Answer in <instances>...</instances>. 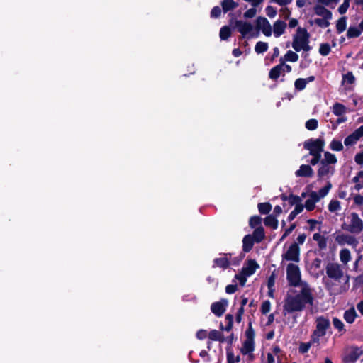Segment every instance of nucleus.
Wrapping results in <instances>:
<instances>
[{"label":"nucleus","instance_id":"1","mask_svg":"<svg viewBox=\"0 0 363 363\" xmlns=\"http://www.w3.org/2000/svg\"><path fill=\"white\" fill-rule=\"evenodd\" d=\"M313 301L311 289L307 284H301V290L297 294L289 295L284 300L283 314L286 316L287 314L301 312L307 306H312Z\"/></svg>","mask_w":363,"mask_h":363},{"label":"nucleus","instance_id":"2","mask_svg":"<svg viewBox=\"0 0 363 363\" xmlns=\"http://www.w3.org/2000/svg\"><path fill=\"white\" fill-rule=\"evenodd\" d=\"M310 34L307 30L302 27H298L296 33L293 35L292 48L296 51L301 50L308 52L311 50L309 45Z\"/></svg>","mask_w":363,"mask_h":363},{"label":"nucleus","instance_id":"3","mask_svg":"<svg viewBox=\"0 0 363 363\" xmlns=\"http://www.w3.org/2000/svg\"><path fill=\"white\" fill-rule=\"evenodd\" d=\"M259 268V265L254 259L247 260L242 268L241 272L236 274L235 279L238 280L241 286H244L247 281V277L252 276L257 269Z\"/></svg>","mask_w":363,"mask_h":363},{"label":"nucleus","instance_id":"4","mask_svg":"<svg viewBox=\"0 0 363 363\" xmlns=\"http://www.w3.org/2000/svg\"><path fill=\"white\" fill-rule=\"evenodd\" d=\"M315 329L312 333V342H320V337L326 334L327 330L330 325V320L323 316L318 317L315 320Z\"/></svg>","mask_w":363,"mask_h":363},{"label":"nucleus","instance_id":"5","mask_svg":"<svg viewBox=\"0 0 363 363\" xmlns=\"http://www.w3.org/2000/svg\"><path fill=\"white\" fill-rule=\"evenodd\" d=\"M286 262L298 264L300 262V248L298 243H292L281 255V265H285Z\"/></svg>","mask_w":363,"mask_h":363},{"label":"nucleus","instance_id":"6","mask_svg":"<svg viewBox=\"0 0 363 363\" xmlns=\"http://www.w3.org/2000/svg\"><path fill=\"white\" fill-rule=\"evenodd\" d=\"M349 223L343 224L342 228L352 233L359 234L363 230V220L357 213H352L349 216Z\"/></svg>","mask_w":363,"mask_h":363},{"label":"nucleus","instance_id":"7","mask_svg":"<svg viewBox=\"0 0 363 363\" xmlns=\"http://www.w3.org/2000/svg\"><path fill=\"white\" fill-rule=\"evenodd\" d=\"M235 26L238 31L245 38H257L259 36L258 30H257L254 26L249 22L237 21L235 22Z\"/></svg>","mask_w":363,"mask_h":363},{"label":"nucleus","instance_id":"8","mask_svg":"<svg viewBox=\"0 0 363 363\" xmlns=\"http://www.w3.org/2000/svg\"><path fill=\"white\" fill-rule=\"evenodd\" d=\"M286 277L290 284L298 286L301 281V272L297 264L289 263L286 264Z\"/></svg>","mask_w":363,"mask_h":363},{"label":"nucleus","instance_id":"9","mask_svg":"<svg viewBox=\"0 0 363 363\" xmlns=\"http://www.w3.org/2000/svg\"><path fill=\"white\" fill-rule=\"evenodd\" d=\"M324 145V140L321 138L311 139L304 143V147L310 151L311 155L320 154Z\"/></svg>","mask_w":363,"mask_h":363},{"label":"nucleus","instance_id":"10","mask_svg":"<svg viewBox=\"0 0 363 363\" xmlns=\"http://www.w3.org/2000/svg\"><path fill=\"white\" fill-rule=\"evenodd\" d=\"M255 29L262 33L265 36H271L272 33V27L269 21L264 17H258L256 20V28Z\"/></svg>","mask_w":363,"mask_h":363},{"label":"nucleus","instance_id":"11","mask_svg":"<svg viewBox=\"0 0 363 363\" xmlns=\"http://www.w3.org/2000/svg\"><path fill=\"white\" fill-rule=\"evenodd\" d=\"M335 240L340 245H347L353 247H356L358 244V241L354 236L345 233L337 234Z\"/></svg>","mask_w":363,"mask_h":363},{"label":"nucleus","instance_id":"12","mask_svg":"<svg viewBox=\"0 0 363 363\" xmlns=\"http://www.w3.org/2000/svg\"><path fill=\"white\" fill-rule=\"evenodd\" d=\"M255 350V344L253 338L250 335H247V339L244 341L241 348V353L247 357V359L252 360L254 357L253 351Z\"/></svg>","mask_w":363,"mask_h":363},{"label":"nucleus","instance_id":"13","mask_svg":"<svg viewBox=\"0 0 363 363\" xmlns=\"http://www.w3.org/2000/svg\"><path fill=\"white\" fill-rule=\"evenodd\" d=\"M328 276L336 281L340 280L343 277V271L338 264H330L326 268Z\"/></svg>","mask_w":363,"mask_h":363},{"label":"nucleus","instance_id":"14","mask_svg":"<svg viewBox=\"0 0 363 363\" xmlns=\"http://www.w3.org/2000/svg\"><path fill=\"white\" fill-rule=\"evenodd\" d=\"M231 254H220L219 257L215 258L213 262V267H219L223 269H227L230 266V258Z\"/></svg>","mask_w":363,"mask_h":363},{"label":"nucleus","instance_id":"15","mask_svg":"<svg viewBox=\"0 0 363 363\" xmlns=\"http://www.w3.org/2000/svg\"><path fill=\"white\" fill-rule=\"evenodd\" d=\"M363 354V350L359 347H352L348 353L344 357V361L347 363H354L360 358Z\"/></svg>","mask_w":363,"mask_h":363},{"label":"nucleus","instance_id":"16","mask_svg":"<svg viewBox=\"0 0 363 363\" xmlns=\"http://www.w3.org/2000/svg\"><path fill=\"white\" fill-rule=\"evenodd\" d=\"M335 173V168L328 164L321 163L318 170V177L320 179H328L332 177Z\"/></svg>","mask_w":363,"mask_h":363},{"label":"nucleus","instance_id":"17","mask_svg":"<svg viewBox=\"0 0 363 363\" xmlns=\"http://www.w3.org/2000/svg\"><path fill=\"white\" fill-rule=\"evenodd\" d=\"M362 137H363V125L360 126L354 132L347 136L344 141L346 146H350L355 144Z\"/></svg>","mask_w":363,"mask_h":363},{"label":"nucleus","instance_id":"18","mask_svg":"<svg viewBox=\"0 0 363 363\" xmlns=\"http://www.w3.org/2000/svg\"><path fill=\"white\" fill-rule=\"evenodd\" d=\"M227 306L228 301L226 300H221L213 303L211 306V309L216 315L221 316L225 311Z\"/></svg>","mask_w":363,"mask_h":363},{"label":"nucleus","instance_id":"19","mask_svg":"<svg viewBox=\"0 0 363 363\" xmlns=\"http://www.w3.org/2000/svg\"><path fill=\"white\" fill-rule=\"evenodd\" d=\"M286 23L281 20L276 21L272 27V32L276 38H279L282 34L284 33L286 28Z\"/></svg>","mask_w":363,"mask_h":363},{"label":"nucleus","instance_id":"20","mask_svg":"<svg viewBox=\"0 0 363 363\" xmlns=\"http://www.w3.org/2000/svg\"><path fill=\"white\" fill-rule=\"evenodd\" d=\"M315 13L322 18H332V13L323 6V4L318 3L314 7Z\"/></svg>","mask_w":363,"mask_h":363},{"label":"nucleus","instance_id":"21","mask_svg":"<svg viewBox=\"0 0 363 363\" xmlns=\"http://www.w3.org/2000/svg\"><path fill=\"white\" fill-rule=\"evenodd\" d=\"M295 175L296 177H311L313 175V170L309 165L302 164L300 168L296 171Z\"/></svg>","mask_w":363,"mask_h":363},{"label":"nucleus","instance_id":"22","mask_svg":"<svg viewBox=\"0 0 363 363\" xmlns=\"http://www.w3.org/2000/svg\"><path fill=\"white\" fill-rule=\"evenodd\" d=\"M318 198L315 194V191H313L310 194L309 198L305 202V208L308 211H312L315 208V205L317 202H318Z\"/></svg>","mask_w":363,"mask_h":363},{"label":"nucleus","instance_id":"23","mask_svg":"<svg viewBox=\"0 0 363 363\" xmlns=\"http://www.w3.org/2000/svg\"><path fill=\"white\" fill-rule=\"evenodd\" d=\"M314 79L315 77L313 76H311L306 79L298 78L295 81V88L298 91H301L306 88L308 82H313Z\"/></svg>","mask_w":363,"mask_h":363},{"label":"nucleus","instance_id":"24","mask_svg":"<svg viewBox=\"0 0 363 363\" xmlns=\"http://www.w3.org/2000/svg\"><path fill=\"white\" fill-rule=\"evenodd\" d=\"M313 240L317 242L318 246L320 249L323 250L327 247L326 238L319 233H316L313 236Z\"/></svg>","mask_w":363,"mask_h":363},{"label":"nucleus","instance_id":"25","mask_svg":"<svg viewBox=\"0 0 363 363\" xmlns=\"http://www.w3.org/2000/svg\"><path fill=\"white\" fill-rule=\"evenodd\" d=\"M254 240H255L250 235H247L244 237V238L242 240L243 251L244 252H247L251 250V249L253 247Z\"/></svg>","mask_w":363,"mask_h":363},{"label":"nucleus","instance_id":"26","mask_svg":"<svg viewBox=\"0 0 363 363\" xmlns=\"http://www.w3.org/2000/svg\"><path fill=\"white\" fill-rule=\"evenodd\" d=\"M352 182L355 183L354 189L359 191L363 188V171H360L352 179Z\"/></svg>","mask_w":363,"mask_h":363},{"label":"nucleus","instance_id":"27","mask_svg":"<svg viewBox=\"0 0 363 363\" xmlns=\"http://www.w3.org/2000/svg\"><path fill=\"white\" fill-rule=\"evenodd\" d=\"M351 253L348 249H342L340 252V259L344 264H347L351 260Z\"/></svg>","mask_w":363,"mask_h":363},{"label":"nucleus","instance_id":"28","mask_svg":"<svg viewBox=\"0 0 363 363\" xmlns=\"http://www.w3.org/2000/svg\"><path fill=\"white\" fill-rule=\"evenodd\" d=\"M264 230L262 227L257 228L252 235L256 242H261L264 238Z\"/></svg>","mask_w":363,"mask_h":363},{"label":"nucleus","instance_id":"29","mask_svg":"<svg viewBox=\"0 0 363 363\" xmlns=\"http://www.w3.org/2000/svg\"><path fill=\"white\" fill-rule=\"evenodd\" d=\"M264 225L271 227L273 229H277L278 227V220L273 215H269L264 218Z\"/></svg>","mask_w":363,"mask_h":363},{"label":"nucleus","instance_id":"30","mask_svg":"<svg viewBox=\"0 0 363 363\" xmlns=\"http://www.w3.org/2000/svg\"><path fill=\"white\" fill-rule=\"evenodd\" d=\"M337 158L334 154L329 152L324 153V159L320 162L321 163L328 164V165L335 164L337 162Z\"/></svg>","mask_w":363,"mask_h":363},{"label":"nucleus","instance_id":"31","mask_svg":"<svg viewBox=\"0 0 363 363\" xmlns=\"http://www.w3.org/2000/svg\"><path fill=\"white\" fill-rule=\"evenodd\" d=\"M357 317V313L354 308H350L344 313V318L348 323H352Z\"/></svg>","mask_w":363,"mask_h":363},{"label":"nucleus","instance_id":"32","mask_svg":"<svg viewBox=\"0 0 363 363\" xmlns=\"http://www.w3.org/2000/svg\"><path fill=\"white\" fill-rule=\"evenodd\" d=\"M238 3L233 0H223L222 2V7L224 12H228L234 9L238 6Z\"/></svg>","mask_w":363,"mask_h":363},{"label":"nucleus","instance_id":"33","mask_svg":"<svg viewBox=\"0 0 363 363\" xmlns=\"http://www.w3.org/2000/svg\"><path fill=\"white\" fill-rule=\"evenodd\" d=\"M333 112L335 115L341 116L346 113V107L340 103H335L333 106Z\"/></svg>","mask_w":363,"mask_h":363},{"label":"nucleus","instance_id":"34","mask_svg":"<svg viewBox=\"0 0 363 363\" xmlns=\"http://www.w3.org/2000/svg\"><path fill=\"white\" fill-rule=\"evenodd\" d=\"M328 210L331 213H337L341 210L340 202L336 199H332L328 204Z\"/></svg>","mask_w":363,"mask_h":363},{"label":"nucleus","instance_id":"35","mask_svg":"<svg viewBox=\"0 0 363 363\" xmlns=\"http://www.w3.org/2000/svg\"><path fill=\"white\" fill-rule=\"evenodd\" d=\"M332 188V184L330 182H328V184L323 188H321L318 192L315 191V194L320 201V199L325 197Z\"/></svg>","mask_w":363,"mask_h":363},{"label":"nucleus","instance_id":"36","mask_svg":"<svg viewBox=\"0 0 363 363\" xmlns=\"http://www.w3.org/2000/svg\"><path fill=\"white\" fill-rule=\"evenodd\" d=\"M280 65H278L273 67L269 72V78L275 80L277 79L283 72Z\"/></svg>","mask_w":363,"mask_h":363},{"label":"nucleus","instance_id":"37","mask_svg":"<svg viewBox=\"0 0 363 363\" xmlns=\"http://www.w3.org/2000/svg\"><path fill=\"white\" fill-rule=\"evenodd\" d=\"M347 27V18L343 16L340 18L336 23V29L338 33H341L345 30Z\"/></svg>","mask_w":363,"mask_h":363},{"label":"nucleus","instance_id":"38","mask_svg":"<svg viewBox=\"0 0 363 363\" xmlns=\"http://www.w3.org/2000/svg\"><path fill=\"white\" fill-rule=\"evenodd\" d=\"M361 33H362L357 26H350L347 30V36L349 38H357L361 35Z\"/></svg>","mask_w":363,"mask_h":363},{"label":"nucleus","instance_id":"39","mask_svg":"<svg viewBox=\"0 0 363 363\" xmlns=\"http://www.w3.org/2000/svg\"><path fill=\"white\" fill-rule=\"evenodd\" d=\"M320 342H312V336L311 337V340L308 342H302L301 343L300 346H299V352L302 354H304V353H306L310 347L315 345V344H317L318 345Z\"/></svg>","mask_w":363,"mask_h":363},{"label":"nucleus","instance_id":"40","mask_svg":"<svg viewBox=\"0 0 363 363\" xmlns=\"http://www.w3.org/2000/svg\"><path fill=\"white\" fill-rule=\"evenodd\" d=\"M268 49V44L264 42L259 41L256 43L255 50L257 54L266 52Z\"/></svg>","mask_w":363,"mask_h":363},{"label":"nucleus","instance_id":"41","mask_svg":"<svg viewBox=\"0 0 363 363\" xmlns=\"http://www.w3.org/2000/svg\"><path fill=\"white\" fill-rule=\"evenodd\" d=\"M231 35V30L228 26H223L220 30V38L221 40H227Z\"/></svg>","mask_w":363,"mask_h":363},{"label":"nucleus","instance_id":"42","mask_svg":"<svg viewBox=\"0 0 363 363\" xmlns=\"http://www.w3.org/2000/svg\"><path fill=\"white\" fill-rule=\"evenodd\" d=\"M209 339L211 340L219 341L222 339V333L216 330H211L208 335Z\"/></svg>","mask_w":363,"mask_h":363},{"label":"nucleus","instance_id":"43","mask_svg":"<svg viewBox=\"0 0 363 363\" xmlns=\"http://www.w3.org/2000/svg\"><path fill=\"white\" fill-rule=\"evenodd\" d=\"M330 148L333 151H341L343 149V145L341 141L333 140L330 144Z\"/></svg>","mask_w":363,"mask_h":363},{"label":"nucleus","instance_id":"44","mask_svg":"<svg viewBox=\"0 0 363 363\" xmlns=\"http://www.w3.org/2000/svg\"><path fill=\"white\" fill-rule=\"evenodd\" d=\"M303 210V206L301 204H298L295 206L294 209L290 213L289 216V219L290 220H293L298 214L302 212Z\"/></svg>","mask_w":363,"mask_h":363},{"label":"nucleus","instance_id":"45","mask_svg":"<svg viewBox=\"0 0 363 363\" xmlns=\"http://www.w3.org/2000/svg\"><path fill=\"white\" fill-rule=\"evenodd\" d=\"M331 18H315L314 20L315 24L317 26L321 27V28H327L330 25L329 21Z\"/></svg>","mask_w":363,"mask_h":363},{"label":"nucleus","instance_id":"46","mask_svg":"<svg viewBox=\"0 0 363 363\" xmlns=\"http://www.w3.org/2000/svg\"><path fill=\"white\" fill-rule=\"evenodd\" d=\"M258 209L261 213L267 214L271 211L272 206L269 203H261L258 205Z\"/></svg>","mask_w":363,"mask_h":363},{"label":"nucleus","instance_id":"47","mask_svg":"<svg viewBox=\"0 0 363 363\" xmlns=\"http://www.w3.org/2000/svg\"><path fill=\"white\" fill-rule=\"evenodd\" d=\"M330 52V46L328 43H321L319 48V53L323 56H327Z\"/></svg>","mask_w":363,"mask_h":363},{"label":"nucleus","instance_id":"48","mask_svg":"<svg viewBox=\"0 0 363 363\" xmlns=\"http://www.w3.org/2000/svg\"><path fill=\"white\" fill-rule=\"evenodd\" d=\"M284 57H285L286 60L292 62H295L298 60V55L296 52L291 51V50L288 51L286 53Z\"/></svg>","mask_w":363,"mask_h":363},{"label":"nucleus","instance_id":"49","mask_svg":"<svg viewBox=\"0 0 363 363\" xmlns=\"http://www.w3.org/2000/svg\"><path fill=\"white\" fill-rule=\"evenodd\" d=\"M340 0H318V3H320L325 6L334 9Z\"/></svg>","mask_w":363,"mask_h":363},{"label":"nucleus","instance_id":"50","mask_svg":"<svg viewBox=\"0 0 363 363\" xmlns=\"http://www.w3.org/2000/svg\"><path fill=\"white\" fill-rule=\"evenodd\" d=\"M318 127V121L315 119H310L306 123V128L309 130H314Z\"/></svg>","mask_w":363,"mask_h":363},{"label":"nucleus","instance_id":"51","mask_svg":"<svg viewBox=\"0 0 363 363\" xmlns=\"http://www.w3.org/2000/svg\"><path fill=\"white\" fill-rule=\"evenodd\" d=\"M350 0H344L342 4L339 6L338 11L340 14H344L347 12L350 6Z\"/></svg>","mask_w":363,"mask_h":363},{"label":"nucleus","instance_id":"52","mask_svg":"<svg viewBox=\"0 0 363 363\" xmlns=\"http://www.w3.org/2000/svg\"><path fill=\"white\" fill-rule=\"evenodd\" d=\"M262 219L259 216H255L250 219V226L251 228H255L261 223Z\"/></svg>","mask_w":363,"mask_h":363},{"label":"nucleus","instance_id":"53","mask_svg":"<svg viewBox=\"0 0 363 363\" xmlns=\"http://www.w3.org/2000/svg\"><path fill=\"white\" fill-rule=\"evenodd\" d=\"M228 363H238L240 361L239 356H235L233 353L228 352L227 355Z\"/></svg>","mask_w":363,"mask_h":363},{"label":"nucleus","instance_id":"54","mask_svg":"<svg viewBox=\"0 0 363 363\" xmlns=\"http://www.w3.org/2000/svg\"><path fill=\"white\" fill-rule=\"evenodd\" d=\"M243 257H244V255H241L239 257H233V258H232L230 257V265H233V266L239 265L240 262L243 259Z\"/></svg>","mask_w":363,"mask_h":363},{"label":"nucleus","instance_id":"55","mask_svg":"<svg viewBox=\"0 0 363 363\" xmlns=\"http://www.w3.org/2000/svg\"><path fill=\"white\" fill-rule=\"evenodd\" d=\"M257 13V10L254 7V8H251L248 10H247L245 13H244V17L245 18H253Z\"/></svg>","mask_w":363,"mask_h":363},{"label":"nucleus","instance_id":"56","mask_svg":"<svg viewBox=\"0 0 363 363\" xmlns=\"http://www.w3.org/2000/svg\"><path fill=\"white\" fill-rule=\"evenodd\" d=\"M270 308H271V304L269 301H265L262 303V306H261V311H262V313L267 314V313L269 312Z\"/></svg>","mask_w":363,"mask_h":363},{"label":"nucleus","instance_id":"57","mask_svg":"<svg viewBox=\"0 0 363 363\" xmlns=\"http://www.w3.org/2000/svg\"><path fill=\"white\" fill-rule=\"evenodd\" d=\"M333 324L334 325V327L337 329L338 330L341 331L343 330V328H344V324L343 323L339 320L338 318H333Z\"/></svg>","mask_w":363,"mask_h":363},{"label":"nucleus","instance_id":"58","mask_svg":"<svg viewBox=\"0 0 363 363\" xmlns=\"http://www.w3.org/2000/svg\"><path fill=\"white\" fill-rule=\"evenodd\" d=\"M266 13H267V15L271 18H274L277 15L276 9L271 6H267Z\"/></svg>","mask_w":363,"mask_h":363},{"label":"nucleus","instance_id":"59","mask_svg":"<svg viewBox=\"0 0 363 363\" xmlns=\"http://www.w3.org/2000/svg\"><path fill=\"white\" fill-rule=\"evenodd\" d=\"M343 80L345 82L352 84L354 82V77L351 72H348L344 76Z\"/></svg>","mask_w":363,"mask_h":363},{"label":"nucleus","instance_id":"60","mask_svg":"<svg viewBox=\"0 0 363 363\" xmlns=\"http://www.w3.org/2000/svg\"><path fill=\"white\" fill-rule=\"evenodd\" d=\"M279 11L284 18H289V16H291V11L286 6L282 7Z\"/></svg>","mask_w":363,"mask_h":363},{"label":"nucleus","instance_id":"61","mask_svg":"<svg viewBox=\"0 0 363 363\" xmlns=\"http://www.w3.org/2000/svg\"><path fill=\"white\" fill-rule=\"evenodd\" d=\"M221 13V9L218 6H215L211 12V16L213 18H217L220 16Z\"/></svg>","mask_w":363,"mask_h":363},{"label":"nucleus","instance_id":"62","mask_svg":"<svg viewBox=\"0 0 363 363\" xmlns=\"http://www.w3.org/2000/svg\"><path fill=\"white\" fill-rule=\"evenodd\" d=\"M354 202L356 205H363V195L357 194L354 196Z\"/></svg>","mask_w":363,"mask_h":363},{"label":"nucleus","instance_id":"63","mask_svg":"<svg viewBox=\"0 0 363 363\" xmlns=\"http://www.w3.org/2000/svg\"><path fill=\"white\" fill-rule=\"evenodd\" d=\"M208 336V333L205 330H200L196 333V337L199 340H203Z\"/></svg>","mask_w":363,"mask_h":363},{"label":"nucleus","instance_id":"64","mask_svg":"<svg viewBox=\"0 0 363 363\" xmlns=\"http://www.w3.org/2000/svg\"><path fill=\"white\" fill-rule=\"evenodd\" d=\"M354 161L358 164H363V152L358 153L354 157Z\"/></svg>","mask_w":363,"mask_h":363}]
</instances>
